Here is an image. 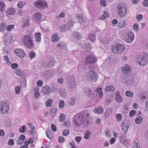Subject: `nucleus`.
Segmentation results:
<instances>
[{"label": "nucleus", "instance_id": "obj_1", "mask_svg": "<svg viewBox=\"0 0 148 148\" xmlns=\"http://www.w3.org/2000/svg\"><path fill=\"white\" fill-rule=\"evenodd\" d=\"M90 115L89 113L84 111L75 115L73 118V122L76 126H80L82 124H85L87 123V119H88Z\"/></svg>", "mask_w": 148, "mask_h": 148}, {"label": "nucleus", "instance_id": "obj_2", "mask_svg": "<svg viewBox=\"0 0 148 148\" xmlns=\"http://www.w3.org/2000/svg\"><path fill=\"white\" fill-rule=\"evenodd\" d=\"M118 14L121 17L125 16L127 13V7L125 3H120L118 5L116 8Z\"/></svg>", "mask_w": 148, "mask_h": 148}, {"label": "nucleus", "instance_id": "obj_3", "mask_svg": "<svg viewBox=\"0 0 148 148\" xmlns=\"http://www.w3.org/2000/svg\"><path fill=\"white\" fill-rule=\"evenodd\" d=\"M9 103L8 101H3L0 103V112L1 114H5L9 111Z\"/></svg>", "mask_w": 148, "mask_h": 148}, {"label": "nucleus", "instance_id": "obj_4", "mask_svg": "<svg viewBox=\"0 0 148 148\" xmlns=\"http://www.w3.org/2000/svg\"><path fill=\"white\" fill-rule=\"evenodd\" d=\"M86 76L87 80L91 82H96L98 77L97 73L93 70L88 71L86 74Z\"/></svg>", "mask_w": 148, "mask_h": 148}, {"label": "nucleus", "instance_id": "obj_5", "mask_svg": "<svg viewBox=\"0 0 148 148\" xmlns=\"http://www.w3.org/2000/svg\"><path fill=\"white\" fill-rule=\"evenodd\" d=\"M34 4V7L38 9H42L48 7L47 3L45 0H37Z\"/></svg>", "mask_w": 148, "mask_h": 148}, {"label": "nucleus", "instance_id": "obj_6", "mask_svg": "<svg viewBox=\"0 0 148 148\" xmlns=\"http://www.w3.org/2000/svg\"><path fill=\"white\" fill-rule=\"evenodd\" d=\"M73 21L70 20L66 24L60 26L59 28V30L61 32L68 31L73 27Z\"/></svg>", "mask_w": 148, "mask_h": 148}, {"label": "nucleus", "instance_id": "obj_7", "mask_svg": "<svg viewBox=\"0 0 148 148\" xmlns=\"http://www.w3.org/2000/svg\"><path fill=\"white\" fill-rule=\"evenodd\" d=\"M67 81L69 88H74L76 85V82L75 77L73 75L68 76L67 78Z\"/></svg>", "mask_w": 148, "mask_h": 148}, {"label": "nucleus", "instance_id": "obj_8", "mask_svg": "<svg viewBox=\"0 0 148 148\" xmlns=\"http://www.w3.org/2000/svg\"><path fill=\"white\" fill-rule=\"evenodd\" d=\"M125 49V47L122 44H118L116 46H113L112 48V52L116 53H121Z\"/></svg>", "mask_w": 148, "mask_h": 148}, {"label": "nucleus", "instance_id": "obj_9", "mask_svg": "<svg viewBox=\"0 0 148 148\" xmlns=\"http://www.w3.org/2000/svg\"><path fill=\"white\" fill-rule=\"evenodd\" d=\"M148 61V56L146 53L144 54L141 58L138 59L139 65L144 66L147 64Z\"/></svg>", "mask_w": 148, "mask_h": 148}, {"label": "nucleus", "instance_id": "obj_10", "mask_svg": "<svg viewBox=\"0 0 148 148\" xmlns=\"http://www.w3.org/2000/svg\"><path fill=\"white\" fill-rule=\"evenodd\" d=\"M14 52L15 54L20 58L24 57L25 56V53L24 51L20 49H15Z\"/></svg>", "mask_w": 148, "mask_h": 148}, {"label": "nucleus", "instance_id": "obj_11", "mask_svg": "<svg viewBox=\"0 0 148 148\" xmlns=\"http://www.w3.org/2000/svg\"><path fill=\"white\" fill-rule=\"evenodd\" d=\"M97 60L96 58L93 55H89L87 56L86 59V64H92L95 62Z\"/></svg>", "mask_w": 148, "mask_h": 148}, {"label": "nucleus", "instance_id": "obj_12", "mask_svg": "<svg viewBox=\"0 0 148 148\" xmlns=\"http://www.w3.org/2000/svg\"><path fill=\"white\" fill-rule=\"evenodd\" d=\"M131 67L128 65H126L122 68V73L125 75L130 74L131 72Z\"/></svg>", "mask_w": 148, "mask_h": 148}, {"label": "nucleus", "instance_id": "obj_13", "mask_svg": "<svg viewBox=\"0 0 148 148\" xmlns=\"http://www.w3.org/2000/svg\"><path fill=\"white\" fill-rule=\"evenodd\" d=\"M128 38L126 39V41L128 43L132 42L133 40L134 36L133 33L130 32L128 33Z\"/></svg>", "mask_w": 148, "mask_h": 148}, {"label": "nucleus", "instance_id": "obj_14", "mask_svg": "<svg viewBox=\"0 0 148 148\" xmlns=\"http://www.w3.org/2000/svg\"><path fill=\"white\" fill-rule=\"evenodd\" d=\"M42 92L45 94H50L52 92L51 88L48 86H45L43 87L42 89Z\"/></svg>", "mask_w": 148, "mask_h": 148}, {"label": "nucleus", "instance_id": "obj_15", "mask_svg": "<svg viewBox=\"0 0 148 148\" xmlns=\"http://www.w3.org/2000/svg\"><path fill=\"white\" fill-rule=\"evenodd\" d=\"M125 81L126 85L132 84L134 82V78L132 77H129L125 78Z\"/></svg>", "mask_w": 148, "mask_h": 148}, {"label": "nucleus", "instance_id": "obj_16", "mask_svg": "<svg viewBox=\"0 0 148 148\" xmlns=\"http://www.w3.org/2000/svg\"><path fill=\"white\" fill-rule=\"evenodd\" d=\"M16 12L15 9L12 8H8L6 10L5 13L7 14L13 15Z\"/></svg>", "mask_w": 148, "mask_h": 148}, {"label": "nucleus", "instance_id": "obj_17", "mask_svg": "<svg viewBox=\"0 0 148 148\" xmlns=\"http://www.w3.org/2000/svg\"><path fill=\"white\" fill-rule=\"evenodd\" d=\"M120 92L116 91L115 94V98L117 102H121L123 101V98L120 95Z\"/></svg>", "mask_w": 148, "mask_h": 148}, {"label": "nucleus", "instance_id": "obj_18", "mask_svg": "<svg viewBox=\"0 0 148 148\" xmlns=\"http://www.w3.org/2000/svg\"><path fill=\"white\" fill-rule=\"evenodd\" d=\"M82 48L83 51L85 52L89 51L91 49V45L90 43L84 44L82 46Z\"/></svg>", "mask_w": 148, "mask_h": 148}, {"label": "nucleus", "instance_id": "obj_19", "mask_svg": "<svg viewBox=\"0 0 148 148\" xmlns=\"http://www.w3.org/2000/svg\"><path fill=\"white\" fill-rule=\"evenodd\" d=\"M132 148H140L139 140L135 138L133 142Z\"/></svg>", "mask_w": 148, "mask_h": 148}, {"label": "nucleus", "instance_id": "obj_20", "mask_svg": "<svg viewBox=\"0 0 148 148\" xmlns=\"http://www.w3.org/2000/svg\"><path fill=\"white\" fill-rule=\"evenodd\" d=\"M26 47L29 49H32L34 47V44L33 40L24 43Z\"/></svg>", "mask_w": 148, "mask_h": 148}, {"label": "nucleus", "instance_id": "obj_21", "mask_svg": "<svg viewBox=\"0 0 148 148\" xmlns=\"http://www.w3.org/2000/svg\"><path fill=\"white\" fill-rule=\"evenodd\" d=\"M97 95L99 98H102L103 97V94L102 91V88L100 87H98L96 90Z\"/></svg>", "mask_w": 148, "mask_h": 148}, {"label": "nucleus", "instance_id": "obj_22", "mask_svg": "<svg viewBox=\"0 0 148 148\" xmlns=\"http://www.w3.org/2000/svg\"><path fill=\"white\" fill-rule=\"evenodd\" d=\"M121 125L122 130L125 132H127L129 128V124L128 123H122Z\"/></svg>", "mask_w": 148, "mask_h": 148}, {"label": "nucleus", "instance_id": "obj_23", "mask_svg": "<svg viewBox=\"0 0 148 148\" xmlns=\"http://www.w3.org/2000/svg\"><path fill=\"white\" fill-rule=\"evenodd\" d=\"M32 40V38L30 35H26L24 37L23 41L24 43Z\"/></svg>", "mask_w": 148, "mask_h": 148}, {"label": "nucleus", "instance_id": "obj_24", "mask_svg": "<svg viewBox=\"0 0 148 148\" xmlns=\"http://www.w3.org/2000/svg\"><path fill=\"white\" fill-rule=\"evenodd\" d=\"M41 34L40 33H36L35 34V40L36 42H40L41 40Z\"/></svg>", "mask_w": 148, "mask_h": 148}, {"label": "nucleus", "instance_id": "obj_25", "mask_svg": "<svg viewBox=\"0 0 148 148\" xmlns=\"http://www.w3.org/2000/svg\"><path fill=\"white\" fill-rule=\"evenodd\" d=\"M94 112L98 114H101L103 112V110L101 107H98L95 108Z\"/></svg>", "mask_w": 148, "mask_h": 148}, {"label": "nucleus", "instance_id": "obj_26", "mask_svg": "<svg viewBox=\"0 0 148 148\" xmlns=\"http://www.w3.org/2000/svg\"><path fill=\"white\" fill-rule=\"evenodd\" d=\"M6 42L10 44L12 42L13 40L11 36L5 35L4 36Z\"/></svg>", "mask_w": 148, "mask_h": 148}, {"label": "nucleus", "instance_id": "obj_27", "mask_svg": "<svg viewBox=\"0 0 148 148\" xmlns=\"http://www.w3.org/2000/svg\"><path fill=\"white\" fill-rule=\"evenodd\" d=\"M76 18L79 23H82L84 20V18L83 15L81 14H78L76 17Z\"/></svg>", "mask_w": 148, "mask_h": 148}, {"label": "nucleus", "instance_id": "obj_28", "mask_svg": "<svg viewBox=\"0 0 148 148\" xmlns=\"http://www.w3.org/2000/svg\"><path fill=\"white\" fill-rule=\"evenodd\" d=\"M42 17V14L39 12H37L34 14V18L37 21L40 20Z\"/></svg>", "mask_w": 148, "mask_h": 148}, {"label": "nucleus", "instance_id": "obj_29", "mask_svg": "<svg viewBox=\"0 0 148 148\" xmlns=\"http://www.w3.org/2000/svg\"><path fill=\"white\" fill-rule=\"evenodd\" d=\"M15 74L21 77H23L24 76V72L18 69H17L15 70Z\"/></svg>", "mask_w": 148, "mask_h": 148}, {"label": "nucleus", "instance_id": "obj_30", "mask_svg": "<svg viewBox=\"0 0 148 148\" xmlns=\"http://www.w3.org/2000/svg\"><path fill=\"white\" fill-rule=\"evenodd\" d=\"M73 36L77 39H80L82 37L81 34L78 32H75L73 33Z\"/></svg>", "mask_w": 148, "mask_h": 148}, {"label": "nucleus", "instance_id": "obj_31", "mask_svg": "<svg viewBox=\"0 0 148 148\" xmlns=\"http://www.w3.org/2000/svg\"><path fill=\"white\" fill-rule=\"evenodd\" d=\"M51 40L53 42H58L59 40V38L58 37V34H53Z\"/></svg>", "mask_w": 148, "mask_h": 148}, {"label": "nucleus", "instance_id": "obj_32", "mask_svg": "<svg viewBox=\"0 0 148 148\" xmlns=\"http://www.w3.org/2000/svg\"><path fill=\"white\" fill-rule=\"evenodd\" d=\"M105 90L107 92H114V88L112 85L110 86H106L105 89Z\"/></svg>", "mask_w": 148, "mask_h": 148}, {"label": "nucleus", "instance_id": "obj_33", "mask_svg": "<svg viewBox=\"0 0 148 148\" xmlns=\"http://www.w3.org/2000/svg\"><path fill=\"white\" fill-rule=\"evenodd\" d=\"M143 120V118L141 116H139L136 118L135 122L137 124H140L142 123Z\"/></svg>", "mask_w": 148, "mask_h": 148}, {"label": "nucleus", "instance_id": "obj_34", "mask_svg": "<svg viewBox=\"0 0 148 148\" xmlns=\"http://www.w3.org/2000/svg\"><path fill=\"white\" fill-rule=\"evenodd\" d=\"M88 38L92 42H94L96 38L95 34L93 33H90L89 35Z\"/></svg>", "mask_w": 148, "mask_h": 148}, {"label": "nucleus", "instance_id": "obj_35", "mask_svg": "<svg viewBox=\"0 0 148 148\" xmlns=\"http://www.w3.org/2000/svg\"><path fill=\"white\" fill-rule=\"evenodd\" d=\"M59 92L61 95L62 97H65L66 95V91L63 88H61L60 89Z\"/></svg>", "mask_w": 148, "mask_h": 148}, {"label": "nucleus", "instance_id": "obj_36", "mask_svg": "<svg viewBox=\"0 0 148 148\" xmlns=\"http://www.w3.org/2000/svg\"><path fill=\"white\" fill-rule=\"evenodd\" d=\"M20 85L22 88L25 87L26 86V81L25 79H21Z\"/></svg>", "mask_w": 148, "mask_h": 148}, {"label": "nucleus", "instance_id": "obj_37", "mask_svg": "<svg viewBox=\"0 0 148 148\" xmlns=\"http://www.w3.org/2000/svg\"><path fill=\"white\" fill-rule=\"evenodd\" d=\"M52 100L51 99H48L46 101V105L47 107H50L52 106Z\"/></svg>", "mask_w": 148, "mask_h": 148}, {"label": "nucleus", "instance_id": "obj_38", "mask_svg": "<svg viewBox=\"0 0 148 148\" xmlns=\"http://www.w3.org/2000/svg\"><path fill=\"white\" fill-rule=\"evenodd\" d=\"M109 14L108 12H104L103 14L100 17V19L101 20H104L106 18L109 17Z\"/></svg>", "mask_w": 148, "mask_h": 148}, {"label": "nucleus", "instance_id": "obj_39", "mask_svg": "<svg viewBox=\"0 0 148 148\" xmlns=\"http://www.w3.org/2000/svg\"><path fill=\"white\" fill-rule=\"evenodd\" d=\"M59 87L58 85H54L52 86V92H58V90Z\"/></svg>", "mask_w": 148, "mask_h": 148}, {"label": "nucleus", "instance_id": "obj_40", "mask_svg": "<svg viewBox=\"0 0 148 148\" xmlns=\"http://www.w3.org/2000/svg\"><path fill=\"white\" fill-rule=\"evenodd\" d=\"M127 23L126 21H123L120 22L118 24V26L120 28L125 27Z\"/></svg>", "mask_w": 148, "mask_h": 148}, {"label": "nucleus", "instance_id": "obj_41", "mask_svg": "<svg viewBox=\"0 0 148 148\" xmlns=\"http://www.w3.org/2000/svg\"><path fill=\"white\" fill-rule=\"evenodd\" d=\"M5 8V6L3 2H0V10L2 12H3Z\"/></svg>", "mask_w": 148, "mask_h": 148}, {"label": "nucleus", "instance_id": "obj_42", "mask_svg": "<svg viewBox=\"0 0 148 148\" xmlns=\"http://www.w3.org/2000/svg\"><path fill=\"white\" fill-rule=\"evenodd\" d=\"M84 91L89 96L92 95V91L89 88H86Z\"/></svg>", "mask_w": 148, "mask_h": 148}, {"label": "nucleus", "instance_id": "obj_43", "mask_svg": "<svg viewBox=\"0 0 148 148\" xmlns=\"http://www.w3.org/2000/svg\"><path fill=\"white\" fill-rule=\"evenodd\" d=\"M91 134L90 132L88 130H87L84 135V138L86 139H88L90 137V135Z\"/></svg>", "mask_w": 148, "mask_h": 148}, {"label": "nucleus", "instance_id": "obj_44", "mask_svg": "<svg viewBox=\"0 0 148 148\" xmlns=\"http://www.w3.org/2000/svg\"><path fill=\"white\" fill-rule=\"evenodd\" d=\"M56 111V110L54 108H53L50 110V115L52 117H54Z\"/></svg>", "mask_w": 148, "mask_h": 148}, {"label": "nucleus", "instance_id": "obj_45", "mask_svg": "<svg viewBox=\"0 0 148 148\" xmlns=\"http://www.w3.org/2000/svg\"><path fill=\"white\" fill-rule=\"evenodd\" d=\"M46 134L47 137L50 139L53 138L52 134L50 130H48L46 132Z\"/></svg>", "mask_w": 148, "mask_h": 148}, {"label": "nucleus", "instance_id": "obj_46", "mask_svg": "<svg viewBox=\"0 0 148 148\" xmlns=\"http://www.w3.org/2000/svg\"><path fill=\"white\" fill-rule=\"evenodd\" d=\"M26 126L25 125H23L21 126L19 130V131L20 132L24 133L25 132V130L26 129Z\"/></svg>", "mask_w": 148, "mask_h": 148}, {"label": "nucleus", "instance_id": "obj_47", "mask_svg": "<svg viewBox=\"0 0 148 148\" xmlns=\"http://www.w3.org/2000/svg\"><path fill=\"white\" fill-rule=\"evenodd\" d=\"M126 95L130 98L132 97L133 96V93L130 91H127L125 92Z\"/></svg>", "mask_w": 148, "mask_h": 148}, {"label": "nucleus", "instance_id": "obj_48", "mask_svg": "<svg viewBox=\"0 0 148 148\" xmlns=\"http://www.w3.org/2000/svg\"><path fill=\"white\" fill-rule=\"evenodd\" d=\"M6 28V25L4 23H2L1 24V25L0 26V32H3Z\"/></svg>", "mask_w": 148, "mask_h": 148}, {"label": "nucleus", "instance_id": "obj_49", "mask_svg": "<svg viewBox=\"0 0 148 148\" xmlns=\"http://www.w3.org/2000/svg\"><path fill=\"white\" fill-rule=\"evenodd\" d=\"M54 65V61L52 60L49 62L48 64L46 66V67L47 68H49L52 67Z\"/></svg>", "mask_w": 148, "mask_h": 148}, {"label": "nucleus", "instance_id": "obj_50", "mask_svg": "<svg viewBox=\"0 0 148 148\" xmlns=\"http://www.w3.org/2000/svg\"><path fill=\"white\" fill-rule=\"evenodd\" d=\"M29 56L30 58L31 59H32L35 57L36 56V54L34 51H31L30 52Z\"/></svg>", "mask_w": 148, "mask_h": 148}, {"label": "nucleus", "instance_id": "obj_51", "mask_svg": "<svg viewBox=\"0 0 148 148\" xmlns=\"http://www.w3.org/2000/svg\"><path fill=\"white\" fill-rule=\"evenodd\" d=\"M65 104L64 101L63 100L60 101L58 106L60 108H62L65 106Z\"/></svg>", "mask_w": 148, "mask_h": 148}, {"label": "nucleus", "instance_id": "obj_52", "mask_svg": "<svg viewBox=\"0 0 148 148\" xmlns=\"http://www.w3.org/2000/svg\"><path fill=\"white\" fill-rule=\"evenodd\" d=\"M65 45L64 44L63 42H60L59 44H58L57 46V47L58 48L61 49V48H63L65 47Z\"/></svg>", "mask_w": 148, "mask_h": 148}, {"label": "nucleus", "instance_id": "obj_53", "mask_svg": "<svg viewBox=\"0 0 148 148\" xmlns=\"http://www.w3.org/2000/svg\"><path fill=\"white\" fill-rule=\"evenodd\" d=\"M64 125L67 127H69L71 126V123L69 121H66L64 122Z\"/></svg>", "mask_w": 148, "mask_h": 148}, {"label": "nucleus", "instance_id": "obj_54", "mask_svg": "<svg viewBox=\"0 0 148 148\" xmlns=\"http://www.w3.org/2000/svg\"><path fill=\"white\" fill-rule=\"evenodd\" d=\"M65 115H64L63 114H61L60 116V121L61 122L64 121L65 119Z\"/></svg>", "mask_w": 148, "mask_h": 148}, {"label": "nucleus", "instance_id": "obj_55", "mask_svg": "<svg viewBox=\"0 0 148 148\" xmlns=\"http://www.w3.org/2000/svg\"><path fill=\"white\" fill-rule=\"evenodd\" d=\"M20 87L19 86H17L15 88V91L16 94H18L20 93Z\"/></svg>", "mask_w": 148, "mask_h": 148}, {"label": "nucleus", "instance_id": "obj_56", "mask_svg": "<svg viewBox=\"0 0 148 148\" xmlns=\"http://www.w3.org/2000/svg\"><path fill=\"white\" fill-rule=\"evenodd\" d=\"M4 60L6 62L8 65H11V62H10L9 61L8 56L7 55H5L4 57Z\"/></svg>", "mask_w": 148, "mask_h": 148}, {"label": "nucleus", "instance_id": "obj_57", "mask_svg": "<svg viewBox=\"0 0 148 148\" xmlns=\"http://www.w3.org/2000/svg\"><path fill=\"white\" fill-rule=\"evenodd\" d=\"M136 112V111L135 110H131L130 113L129 114L130 116L131 117L134 116L135 115V114Z\"/></svg>", "mask_w": 148, "mask_h": 148}, {"label": "nucleus", "instance_id": "obj_58", "mask_svg": "<svg viewBox=\"0 0 148 148\" xmlns=\"http://www.w3.org/2000/svg\"><path fill=\"white\" fill-rule=\"evenodd\" d=\"M69 134V131L68 130H64L62 132V135L64 136H66L68 135Z\"/></svg>", "mask_w": 148, "mask_h": 148}, {"label": "nucleus", "instance_id": "obj_59", "mask_svg": "<svg viewBox=\"0 0 148 148\" xmlns=\"http://www.w3.org/2000/svg\"><path fill=\"white\" fill-rule=\"evenodd\" d=\"M133 29L136 31H138L139 30V27L138 25L137 24L135 23L134 24Z\"/></svg>", "mask_w": 148, "mask_h": 148}, {"label": "nucleus", "instance_id": "obj_60", "mask_svg": "<svg viewBox=\"0 0 148 148\" xmlns=\"http://www.w3.org/2000/svg\"><path fill=\"white\" fill-rule=\"evenodd\" d=\"M75 99L74 98H71L69 102V104L71 106H73L74 105L75 103Z\"/></svg>", "mask_w": 148, "mask_h": 148}, {"label": "nucleus", "instance_id": "obj_61", "mask_svg": "<svg viewBox=\"0 0 148 148\" xmlns=\"http://www.w3.org/2000/svg\"><path fill=\"white\" fill-rule=\"evenodd\" d=\"M33 142V140L32 139H30V140H26L24 142L25 145L27 146L30 143H32Z\"/></svg>", "mask_w": 148, "mask_h": 148}, {"label": "nucleus", "instance_id": "obj_62", "mask_svg": "<svg viewBox=\"0 0 148 148\" xmlns=\"http://www.w3.org/2000/svg\"><path fill=\"white\" fill-rule=\"evenodd\" d=\"M116 117L117 120L119 121L121 120L122 118V115L121 114H117L116 115Z\"/></svg>", "mask_w": 148, "mask_h": 148}, {"label": "nucleus", "instance_id": "obj_63", "mask_svg": "<svg viewBox=\"0 0 148 148\" xmlns=\"http://www.w3.org/2000/svg\"><path fill=\"white\" fill-rule=\"evenodd\" d=\"M14 27V25H8L7 27V29L8 31H10L11 29H13Z\"/></svg>", "mask_w": 148, "mask_h": 148}, {"label": "nucleus", "instance_id": "obj_64", "mask_svg": "<svg viewBox=\"0 0 148 148\" xmlns=\"http://www.w3.org/2000/svg\"><path fill=\"white\" fill-rule=\"evenodd\" d=\"M143 5L145 7L148 6V0H144L142 3Z\"/></svg>", "mask_w": 148, "mask_h": 148}]
</instances>
